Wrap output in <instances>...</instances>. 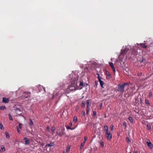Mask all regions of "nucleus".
Instances as JSON below:
<instances>
[{
  "mask_svg": "<svg viewBox=\"0 0 153 153\" xmlns=\"http://www.w3.org/2000/svg\"><path fill=\"white\" fill-rule=\"evenodd\" d=\"M129 85V83L128 82L124 83L123 84L118 85H117V91L121 92H123L124 91L125 86Z\"/></svg>",
  "mask_w": 153,
  "mask_h": 153,
  "instance_id": "nucleus-1",
  "label": "nucleus"
},
{
  "mask_svg": "<svg viewBox=\"0 0 153 153\" xmlns=\"http://www.w3.org/2000/svg\"><path fill=\"white\" fill-rule=\"evenodd\" d=\"M77 82L76 79L72 80L71 81V83L70 86L71 87H72L73 89H75V88H78L77 86Z\"/></svg>",
  "mask_w": 153,
  "mask_h": 153,
  "instance_id": "nucleus-2",
  "label": "nucleus"
},
{
  "mask_svg": "<svg viewBox=\"0 0 153 153\" xmlns=\"http://www.w3.org/2000/svg\"><path fill=\"white\" fill-rule=\"evenodd\" d=\"M105 136L108 140H111L112 138V135L109 131L105 132Z\"/></svg>",
  "mask_w": 153,
  "mask_h": 153,
  "instance_id": "nucleus-3",
  "label": "nucleus"
},
{
  "mask_svg": "<svg viewBox=\"0 0 153 153\" xmlns=\"http://www.w3.org/2000/svg\"><path fill=\"white\" fill-rule=\"evenodd\" d=\"M129 49L126 48L124 50H123L121 53V55L124 56L128 51Z\"/></svg>",
  "mask_w": 153,
  "mask_h": 153,
  "instance_id": "nucleus-4",
  "label": "nucleus"
},
{
  "mask_svg": "<svg viewBox=\"0 0 153 153\" xmlns=\"http://www.w3.org/2000/svg\"><path fill=\"white\" fill-rule=\"evenodd\" d=\"M109 65L111 67L112 69V71H113V72L114 73H115V68L114 66L113 63L112 62H109Z\"/></svg>",
  "mask_w": 153,
  "mask_h": 153,
  "instance_id": "nucleus-5",
  "label": "nucleus"
},
{
  "mask_svg": "<svg viewBox=\"0 0 153 153\" xmlns=\"http://www.w3.org/2000/svg\"><path fill=\"white\" fill-rule=\"evenodd\" d=\"M54 146V144L53 142H51L49 144H47L46 145L45 147L47 146L53 147Z\"/></svg>",
  "mask_w": 153,
  "mask_h": 153,
  "instance_id": "nucleus-6",
  "label": "nucleus"
},
{
  "mask_svg": "<svg viewBox=\"0 0 153 153\" xmlns=\"http://www.w3.org/2000/svg\"><path fill=\"white\" fill-rule=\"evenodd\" d=\"M31 93L30 92H24V96L25 98H27L28 97L30 96V94Z\"/></svg>",
  "mask_w": 153,
  "mask_h": 153,
  "instance_id": "nucleus-7",
  "label": "nucleus"
},
{
  "mask_svg": "<svg viewBox=\"0 0 153 153\" xmlns=\"http://www.w3.org/2000/svg\"><path fill=\"white\" fill-rule=\"evenodd\" d=\"M2 101L5 103H7L9 102V100L8 99L4 97L3 98Z\"/></svg>",
  "mask_w": 153,
  "mask_h": 153,
  "instance_id": "nucleus-8",
  "label": "nucleus"
},
{
  "mask_svg": "<svg viewBox=\"0 0 153 153\" xmlns=\"http://www.w3.org/2000/svg\"><path fill=\"white\" fill-rule=\"evenodd\" d=\"M65 134V133L63 131L60 132L59 133H58V135L60 137H62L63 135Z\"/></svg>",
  "mask_w": 153,
  "mask_h": 153,
  "instance_id": "nucleus-9",
  "label": "nucleus"
},
{
  "mask_svg": "<svg viewBox=\"0 0 153 153\" xmlns=\"http://www.w3.org/2000/svg\"><path fill=\"white\" fill-rule=\"evenodd\" d=\"M24 140H25V144L26 145L30 143L29 140L27 137H25L24 139Z\"/></svg>",
  "mask_w": 153,
  "mask_h": 153,
  "instance_id": "nucleus-10",
  "label": "nucleus"
},
{
  "mask_svg": "<svg viewBox=\"0 0 153 153\" xmlns=\"http://www.w3.org/2000/svg\"><path fill=\"white\" fill-rule=\"evenodd\" d=\"M30 121L28 123V124L30 126V128H32V126L33 125V123L32 120L31 119H30Z\"/></svg>",
  "mask_w": 153,
  "mask_h": 153,
  "instance_id": "nucleus-11",
  "label": "nucleus"
},
{
  "mask_svg": "<svg viewBox=\"0 0 153 153\" xmlns=\"http://www.w3.org/2000/svg\"><path fill=\"white\" fill-rule=\"evenodd\" d=\"M146 143L147 145L149 147H151V148L153 147V145L152 143L149 141V142L147 141Z\"/></svg>",
  "mask_w": 153,
  "mask_h": 153,
  "instance_id": "nucleus-12",
  "label": "nucleus"
},
{
  "mask_svg": "<svg viewBox=\"0 0 153 153\" xmlns=\"http://www.w3.org/2000/svg\"><path fill=\"white\" fill-rule=\"evenodd\" d=\"M68 88H69V90L71 91H75L78 89V88H75V89H73V87H72V86H71H71H69L68 87Z\"/></svg>",
  "mask_w": 153,
  "mask_h": 153,
  "instance_id": "nucleus-13",
  "label": "nucleus"
},
{
  "mask_svg": "<svg viewBox=\"0 0 153 153\" xmlns=\"http://www.w3.org/2000/svg\"><path fill=\"white\" fill-rule=\"evenodd\" d=\"M99 81V82H100V84L101 86V87H102V88H103V85L104 84V82H103V81H102L101 80H100Z\"/></svg>",
  "mask_w": 153,
  "mask_h": 153,
  "instance_id": "nucleus-14",
  "label": "nucleus"
},
{
  "mask_svg": "<svg viewBox=\"0 0 153 153\" xmlns=\"http://www.w3.org/2000/svg\"><path fill=\"white\" fill-rule=\"evenodd\" d=\"M104 131H105V132H107L108 131V127L106 125H105L104 126Z\"/></svg>",
  "mask_w": 153,
  "mask_h": 153,
  "instance_id": "nucleus-15",
  "label": "nucleus"
},
{
  "mask_svg": "<svg viewBox=\"0 0 153 153\" xmlns=\"http://www.w3.org/2000/svg\"><path fill=\"white\" fill-rule=\"evenodd\" d=\"M140 45L143 48H146L147 47V46L145 45L144 43H141L140 44Z\"/></svg>",
  "mask_w": 153,
  "mask_h": 153,
  "instance_id": "nucleus-16",
  "label": "nucleus"
},
{
  "mask_svg": "<svg viewBox=\"0 0 153 153\" xmlns=\"http://www.w3.org/2000/svg\"><path fill=\"white\" fill-rule=\"evenodd\" d=\"M128 119L129 120V121H130L131 123H133V120L132 117H128Z\"/></svg>",
  "mask_w": 153,
  "mask_h": 153,
  "instance_id": "nucleus-17",
  "label": "nucleus"
},
{
  "mask_svg": "<svg viewBox=\"0 0 153 153\" xmlns=\"http://www.w3.org/2000/svg\"><path fill=\"white\" fill-rule=\"evenodd\" d=\"M55 130V126H53L52 127L51 129V132L52 134H54Z\"/></svg>",
  "mask_w": 153,
  "mask_h": 153,
  "instance_id": "nucleus-18",
  "label": "nucleus"
},
{
  "mask_svg": "<svg viewBox=\"0 0 153 153\" xmlns=\"http://www.w3.org/2000/svg\"><path fill=\"white\" fill-rule=\"evenodd\" d=\"M5 134L6 135V137L8 139L9 138L10 136L9 135V133L8 132L6 131L5 132Z\"/></svg>",
  "mask_w": 153,
  "mask_h": 153,
  "instance_id": "nucleus-19",
  "label": "nucleus"
},
{
  "mask_svg": "<svg viewBox=\"0 0 153 153\" xmlns=\"http://www.w3.org/2000/svg\"><path fill=\"white\" fill-rule=\"evenodd\" d=\"M73 121L74 122H76L77 121V117L76 116H75L74 117L73 119Z\"/></svg>",
  "mask_w": 153,
  "mask_h": 153,
  "instance_id": "nucleus-20",
  "label": "nucleus"
},
{
  "mask_svg": "<svg viewBox=\"0 0 153 153\" xmlns=\"http://www.w3.org/2000/svg\"><path fill=\"white\" fill-rule=\"evenodd\" d=\"M85 104L84 101H82V102L81 106L82 108H84L85 107Z\"/></svg>",
  "mask_w": 153,
  "mask_h": 153,
  "instance_id": "nucleus-21",
  "label": "nucleus"
},
{
  "mask_svg": "<svg viewBox=\"0 0 153 153\" xmlns=\"http://www.w3.org/2000/svg\"><path fill=\"white\" fill-rule=\"evenodd\" d=\"M86 106L87 108H89V101L88 100L86 101Z\"/></svg>",
  "mask_w": 153,
  "mask_h": 153,
  "instance_id": "nucleus-22",
  "label": "nucleus"
},
{
  "mask_svg": "<svg viewBox=\"0 0 153 153\" xmlns=\"http://www.w3.org/2000/svg\"><path fill=\"white\" fill-rule=\"evenodd\" d=\"M145 102L146 104L148 105H150V103L149 102V101L148 99H146L145 100Z\"/></svg>",
  "mask_w": 153,
  "mask_h": 153,
  "instance_id": "nucleus-23",
  "label": "nucleus"
},
{
  "mask_svg": "<svg viewBox=\"0 0 153 153\" xmlns=\"http://www.w3.org/2000/svg\"><path fill=\"white\" fill-rule=\"evenodd\" d=\"M85 144V142H83L81 143L80 146V149H82L83 147L84 146Z\"/></svg>",
  "mask_w": 153,
  "mask_h": 153,
  "instance_id": "nucleus-24",
  "label": "nucleus"
},
{
  "mask_svg": "<svg viewBox=\"0 0 153 153\" xmlns=\"http://www.w3.org/2000/svg\"><path fill=\"white\" fill-rule=\"evenodd\" d=\"M70 149V146L69 145L67 147L66 149V151L67 152H68L69 151Z\"/></svg>",
  "mask_w": 153,
  "mask_h": 153,
  "instance_id": "nucleus-25",
  "label": "nucleus"
},
{
  "mask_svg": "<svg viewBox=\"0 0 153 153\" xmlns=\"http://www.w3.org/2000/svg\"><path fill=\"white\" fill-rule=\"evenodd\" d=\"M147 128L148 130H150L151 128V126L150 125L147 124Z\"/></svg>",
  "mask_w": 153,
  "mask_h": 153,
  "instance_id": "nucleus-26",
  "label": "nucleus"
},
{
  "mask_svg": "<svg viewBox=\"0 0 153 153\" xmlns=\"http://www.w3.org/2000/svg\"><path fill=\"white\" fill-rule=\"evenodd\" d=\"M6 109V107L5 106H1L0 107V109L1 110H4Z\"/></svg>",
  "mask_w": 153,
  "mask_h": 153,
  "instance_id": "nucleus-27",
  "label": "nucleus"
},
{
  "mask_svg": "<svg viewBox=\"0 0 153 153\" xmlns=\"http://www.w3.org/2000/svg\"><path fill=\"white\" fill-rule=\"evenodd\" d=\"M106 74L108 76H109V77L111 76V74H110V73H109V72L108 71H106Z\"/></svg>",
  "mask_w": 153,
  "mask_h": 153,
  "instance_id": "nucleus-28",
  "label": "nucleus"
},
{
  "mask_svg": "<svg viewBox=\"0 0 153 153\" xmlns=\"http://www.w3.org/2000/svg\"><path fill=\"white\" fill-rule=\"evenodd\" d=\"M126 140L127 142L128 143H130V141L129 140V137H126Z\"/></svg>",
  "mask_w": 153,
  "mask_h": 153,
  "instance_id": "nucleus-29",
  "label": "nucleus"
},
{
  "mask_svg": "<svg viewBox=\"0 0 153 153\" xmlns=\"http://www.w3.org/2000/svg\"><path fill=\"white\" fill-rule=\"evenodd\" d=\"M123 125L125 127V128H126V123L125 121H123Z\"/></svg>",
  "mask_w": 153,
  "mask_h": 153,
  "instance_id": "nucleus-30",
  "label": "nucleus"
},
{
  "mask_svg": "<svg viewBox=\"0 0 153 153\" xmlns=\"http://www.w3.org/2000/svg\"><path fill=\"white\" fill-rule=\"evenodd\" d=\"M82 116H85V110H83L82 111Z\"/></svg>",
  "mask_w": 153,
  "mask_h": 153,
  "instance_id": "nucleus-31",
  "label": "nucleus"
},
{
  "mask_svg": "<svg viewBox=\"0 0 153 153\" xmlns=\"http://www.w3.org/2000/svg\"><path fill=\"white\" fill-rule=\"evenodd\" d=\"M89 111V108H87L86 114L88 115V114Z\"/></svg>",
  "mask_w": 153,
  "mask_h": 153,
  "instance_id": "nucleus-32",
  "label": "nucleus"
},
{
  "mask_svg": "<svg viewBox=\"0 0 153 153\" xmlns=\"http://www.w3.org/2000/svg\"><path fill=\"white\" fill-rule=\"evenodd\" d=\"M79 85L80 86H82L83 87H84V83L83 81H81L79 83Z\"/></svg>",
  "mask_w": 153,
  "mask_h": 153,
  "instance_id": "nucleus-33",
  "label": "nucleus"
},
{
  "mask_svg": "<svg viewBox=\"0 0 153 153\" xmlns=\"http://www.w3.org/2000/svg\"><path fill=\"white\" fill-rule=\"evenodd\" d=\"M1 149L2 151H4L5 150V148L4 146H1Z\"/></svg>",
  "mask_w": 153,
  "mask_h": 153,
  "instance_id": "nucleus-34",
  "label": "nucleus"
},
{
  "mask_svg": "<svg viewBox=\"0 0 153 153\" xmlns=\"http://www.w3.org/2000/svg\"><path fill=\"white\" fill-rule=\"evenodd\" d=\"M8 115L9 118V119L11 120H13V118L11 114H9Z\"/></svg>",
  "mask_w": 153,
  "mask_h": 153,
  "instance_id": "nucleus-35",
  "label": "nucleus"
},
{
  "mask_svg": "<svg viewBox=\"0 0 153 153\" xmlns=\"http://www.w3.org/2000/svg\"><path fill=\"white\" fill-rule=\"evenodd\" d=\"M0 128L1 129H4L2 124L1 123H0Z\"/></svg>",
  "mask_w": 153,
  "mask_h": 153,
  "instance_id": "nucleus-36",
  "label": "nucleus"
},
{
  "mask_svg": "<svg viewBox=\"0 0 153 153\" xmlns=\"http://www.w3.org/2000/svg\"><path fill=\"white\" fill-rule=\"evenodd\" d=\"M114 125H111V126H110V129H111V131H113V129H114Z\"/></svg>",
  "mask_w": 153,
  "mask_h": 153,
  "instance_id": "nucleus-37",
  "label": "nucleus"
},
{
  "mask_svg": "<svg viewBox=\"0 0 153 153\" xmlns=\"http://www.w3.org/2000/svg\"><path fill=\"white\" fill-rule=\"evenodd\" d=\"M19 128H20V129H21L22 128V124L21 123H19Z\"/></svg>",
  "mask_w": 153,
  "mask_h": 153,
  "instance_id": "nucleus-38",
  "label": "nucleus"
},
{
  "mask_svg": "<svg viewBox=\"0 0 153 153\" xmlns=\"http://www.w3.org/2000/svg\"><path fill=\"white\" fill-rule=\"evenodd\" d=\"M142 74V72H138L137 73V75L138 76H140Z\"/></svg>",
  "mask_w": 153,
  "mask_h": 153,
  "instance_id": "nucleus-39",
  "label": "nucleus"
},
{
  "mask_svg": "<svg viewBox=\"0 0 153 153\" xmlns=\"http://www.w3.org/2000/svg\"><path fill=\"white\" fill-rule=\"evenodd\" d=\"M97 75H98L97 78L98 79V80L99 81L100 80H101L99 74H97Z\"/></svg>",
  "mask_w": 153,
  "mask_h": 153,
  "instance_id": "nucleus-40",
  "label": "nucleus"
},
{
  "mask_svg": "<svg viewBox=\"0 0 153 153\" xmlns=\"http://www.w3.org/2000/svg\"><path fill=\"white\" fill-rule=\"evenodd\" d=\"M97 114V112L96 111H95L93 112V116H94L96 115Z\"/></svg>",
  "mask_w": 153,
  "mask_h": 153,
  "instance_id": "nucleus-41",
  "label": "nucleus"
},
{
  "mask_svg": "<svg viewBox=\"0 0 153 153\" xmlns=\"http://www.w3.org/2000/svg\"><path fill=\"white\" fill-rule=\"evenodd\" d=\"M46 130L48 131H50V127L49 126H47L46 127Z\"/></svg>",
  "mask_w": 153,
  "mask_h": 153,
  "instance_id": "nucleus-42",
  "label": "nucleus"
},
{
  "mask_svg": "<svg viewBox=\"0 0 153 153\" xmlns=\"http://www.w3.org/2000/svg\"><path fill=\"white\" fill-rule=\"evenodd\" d=\"M152 96V92H150L149 93V96L150 97H151Z\"/></svg>",
  "mask_w": 153,
  "mask_h": 153,
  "instance_id": "nucleus-43",
  "label": "nucleus"
},
{
  "mask_svg": "<svg viewBox=\"0 0 153 153\" xmlns=\"http://www.w3.org/2000/svg\"><path fill=\"white\" fill-rule=\"evenodd\" d=\"M84 142H85V143L86 140L87 139V137L86 136H85L84 137Z\"/></svg>",
  "mask_w": 153,
  "mask_h": 153,
  "instance_id": "nucleus-44",
  "label": "nucleus"
},
{
  "mask_svg": "<svg viewBox=\"0 0 153 153\" xmlns=\"http://www.w3.org/2000/svg\"><path fill=\"white\" fill-rule=\"evenodd\" d=\"M17 131L18 133L19 134H20L21 133V131H20V130H19V129L17 127Z\"/></svg>",
  "mask_w": 153,
  "mask_h": 153,
  "instance_id": "nucleus-45",
  "label": "nucleus"
},
{
  "mask_svg": "<svg viewBox=\"0 0 153 153\" xmlns=\"http://www.w3.org/2000/svg\"><path fill=\"white\" fill-rule=\"evenodd\" d=\"M66 128L67 129H71V128L69 126H66Z\"/></svg>",
  "mask_w": 153,
  "mask_h": 153,
  "instance_id": "nucleus-46",
  "label": "nucleus"
},
{
  "mask_svg": "<svg viewBox=\"0 0 153 153\" xmlns=\"http://www.w3.org/2000/svg\"><path fill=\"white\" fill-rule=\"evenodd\" d=\"M100 144L103 147L104 146V144L103 142H102L100 143Z\"/></svg>",
  "mask_w": 153,
  "mask_h": 153,
  "instance_id": "nucleus-47",
  "label": "nucleus"
},
{
  "mask_svg": "<svg viewBox=\"0 0 153 153\" xmlns=\"http://www.w3.org/2000/svg\"><path fill=\"white\" fill-rule=\"evenodd\" d=\"M78 109L79 107L77 106H76V111H78Z\"/></svg>",
  "mask_w": 153,
  "mask_h": 153,
  "instance_id": "nucleus-48",
  "label": "nucleus"
},
{
  "mask_svg": "<svg viewBox=\"0 0 153 153\" xmlns=\"http://www.w3.org/2000/svg\"><path fill=\"white\" fill-rule=\"evenodd\" d=\"M16 109L17 110H18L19 111H20V109L19 108H16Z\"/></svg>",
  "mask_w": 153,
  "mask_h": 153,
  "instance_id": "nucleus-49",
  "label": "nucleus"
},
{
  "mask_svg": "<svg viewBox=\"0 0 153 153\" xmlns=\"http://www.w3.org/2000/svg\"><path fill=\"white\" fill-rule=\"evenodd\" d=\"M69 125L71 126H72V122H71L70 123Z\"/></svg>",
  "mask_w": 153,
  "mask_h": 153,
  "instance_id": "nucleus-50",
  "label": "nucleus"
},
{
  "mask_svg": "<svg viewBox=\"0 0 153 153\" xmlns=\"http://www.w3.org/2000/svg\"><path fill=\"white\" fill-rule=\"evenodd\" d=\"M95 87L96 86L97 87V81H95Z\"/></svg>",
  "mask_w": 153,
  "mask_h": 153,
  "instance_id": "nucleus-51",
  "label": "nucleus"
},
{
  "mask_svg": "<svg viewBox=\"0 0 153 153\" xmlns=\"http://www.w3.org/2000/svg\"><path fill=\"white\" fill-rule=\"evenodd\" d=\"M143 59H142V60L140 59V62H143Z\"/></svg>",
  "mask_w": 153,
  "mask_h": 153,
  "instance_id": "nucleus-52",
  "label": "nucleus"
},
{
  "mask_svg": "<svg viewBox=\"0 0 153 153\" xmlns=\"http://www.w3.org/2000/svg\"><path fill=\"white\" fill-rule=\"evenodd\" d=\"M102 103H101L100 104V107H102Z\"/></svg>",
  "mask_w": 153,
  "mask_h": 153,
  "instance_id": "nucleus-53",
  "label": "nucleus"
},
{
  "mask_svg": "<svg viewBox=\"0 0 153 153\" xmlns=\"http://www.w3.org/2000/svg\"><path fill=\"white\" fill-rule=\"evenodd\" d=\"M65 131V128H63V129H62V130L61 131Z\"/></svg>",
  "mask_w": 153,
  "mask_h": 153,
  "instance_id": "nucleus-54",
  "label": "nucleus"
},
{
  "mask_svg": "<svg viewBox=\"0 0 153 153\" xmlns=\"http://www.w3.org/2000/svg\"><path fill=\"white\" fill-rule=\"evenodd\" d=\"M74 129H75V128H71V130H74Z\"/></svg>",
  "mask_w": 153,
  "mask_h": 153,
  "instance_id": "nucleus-55",
  "label": "nucleus"
},
{
  "mask_svg": "<svg viewBox=\"0 0 153 153\" xmlns=\"http://www.w3.org/2000/svg\"><path fill=\"white\" fill-rule=\"evenodd\" d=\"M133 153H137V152L136 151H134Z\"/></svg>",
  "mask_w": 153,
  "mask_h": 153,
  "instance_id": "nucleus-56",
  "label": "nucleus"
},
{
  "mask_svg": "<svg viewBox=\"0 0 153 153\" xmlns=\"http://www.w3.org/2000/svg\"><path fill=\"white\" fill-rule=\"evenodd\" d=\"M41 145L42 146H44V144L43 143H42V144Z\"/></svg>",
  "mask_w": 153,
  "mask_h": 153,
  "instance_id": "nucleus-57",
  "label": "nucleus"
},
{
  "mask_svg": "<svg viewBox=\"0 0 153 153\" xmlns=\"http://www.w3.org/2000/svg\"><path fill=\"white\" fill-rule=\"evenodd\" d=\"M54 95H53V97H52V99H53L54 98Z\"/></svg>",
  "mask_w": 153,
  "mask_h": 153,
  "instance_id": "nucleus-58",
  "label": "nucleus"
},
{
  "mask_svg": "<svg viewBox=\"0 0 153 153\" xmlns=\"http://www.w3.org/2000/svg\"><path fill=\"white\" fill-rule=\"evenodd\" d=\"M63 153H65V151H63Z\"/></svg>",
  "mask_w": 153,
  "mask_h": 153,
  "instance_id": "nucleus-59",
  "label": "nucleus"
},
{
  "mask_svg": "<svg viewBox=\"0 0 153 153\" xmlns=\"http://www.w3.org/2000/svg\"><path fill=\"white\" fill-rule=\"evenodd\" d=\"M2 153V152L1 151V150L0 149V153Z\"/></svg>",
  "mask_w": 153,
  "mask_h": 153,
  "instance_id": "nucleus-60",
  "label": "nucleus"
},
{
  "mask_svg": "<svg viewBox=\"0 0 153 153\" xmlns=\"http://www.w3.org/2000/svg\"><path fill=\"white\" fill-rule=\"evenodd\" d=\"M56 133L58 135V133H59L58 132H56Z\"/></svg>",
  "mask_w": 153,
  "mask_h": 153,
  "instance_id": "nucleus-61",
  "label": "nucleus"
},
{
  "mask_svg": "<svg viewBox=\"0 0 153 153\" xmlns=\"http://www.w3.org/2000/svg\"><path fill=\"white\" fill-rule=\"evenodd\" d=\"M128 153H131V152H129Z\"/></svg>",
  "mask_w": 153,
  "mask_h": 153,
  "instance_id": "nucleus-62",
  "label": "nucleus"
},
{
  "mask_svg": "<svg viewBox=\"0 0 153 153\" xmlns=\"http://www.w3.org/2000/svg\"><path fill=\"white\" fill-rule=\"evenodd\" d=\"M106 95V94H105V95L104 96H105Z\"/></svg>",
  "mask_w": 153,
  "mask_h": 153,
  "instance_id": "nucleus-63",
  "label": "nucleus"
}]
</instances>
